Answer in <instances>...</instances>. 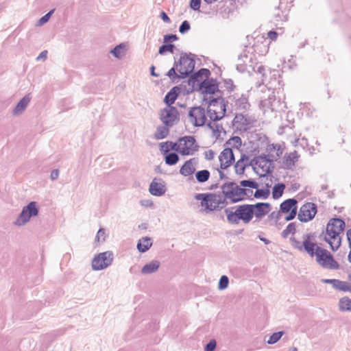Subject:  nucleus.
<instances>
[{
    "instance_id": "obj_1",
    "label": "nucleus",
    "mask_w": 351,
    "mask_h": 351,
    "mask_svg": "<svg viewBox=\"0 0 351 351\" xmlns=\"http://www.w3.org/2000/svg\"><path fill=\"white\" fill-rule=\"evenodd\" d=\"M194 54L182 53L178 60L175 59L174 64L167 73V75L173 83H177L179 79L187 78L195 69Z\"/></svg>"
},
{
    "instance_id": "obj_2",
    "label": "nucleus",
    "mask_w": 351,
    "mask_h": 351,
    "mask_svg": "<svg viewBox=\"0 0 351 351\" xmlns=\"http://www.w3.org/2000/svg\"><path fill=\"white\" fill-rule=\"evenodd\" d=\"M346 224L340 218H332L329 220L324 240L330 245L332 251H337L341 245V239L339 234L343 232Z\"/></svg>"
},
{
    "instance_id": "obj_3",
    "label": "nucleus",
    "mask_w": 351,
    "mask_h": 351,
    "mask_svg": "<svg viewBox=\"0 0 351 351\" xmlns=\"http://www.w3.org/2000/svg\"><path fill=\"white\" fill-rule=\"evenodd\" d=\"M203 103L207 104V115L210 121H217L222 119L226 113V102L221 97H214L210 95L208 97L204 96Z\"/></svg>"
},
{
    "instance_id": "obj_4",
    "label": "nucleus",
    "mask_w": 351,
    "mask_h": 351,
    "mask_svg": "<svg viewBox=\"0 0 351 351\" xmlns=\"http://www.w3.org/2000/svg\"><path fill=\"white\" fill-rule=\"evenodd\" d=\"M227 221L230 224H238L240 221L248 223L253 219V213L250 204L234 206L224 209Z\"/></svg>"
},
{
    "instance_id": "obj_5",
    "label": "nucleus",
    "mask_w": 351,
    "mask_h": 351,
    "mask_svg": "<svg viewBox=\"0 0 351 351\" xmlns=\"http://www.w3.org/2000/svg\"><path fill=\"white\" fill-rule=\"evenodd\" d=\"M195 199L201 201V206L204 207V210L207 213L222 209L228 204L227 201L228 199H226L225 197L222 199L220 195L215 193H197Z\"/></svg>"
},
{
    "instance_id": "obj_6",
    "label": "nucleus",
    "mask_w": 351,
    "mask_h": 351,
    "mask_svg": "<svg viewBox=\"0 0 351 351\" xmlns=\"http://www.w3.org/2000/svg\"><path fill=\"white\" fill-rule=\"evenodd\" d=\"M316 261L324 268L330 269H339V264L334 259L327 250L317 246Z\"/></svg>"
},
{
    "instance_id": "obj_7",
    "label": "nucleus",
    "mask_w": 351,
    "mask_h": 351,
    "mask_svg": "<svg viewBox=\"0 0 351 351\" xmlns=\"http://www.w3.org/2000/svg\"><path fill=\"white\" fill-rule=\"evenodd\" d=\"M210 75V70L206 68H202L197 72L193 71L191 75L188 77L187 85L183 86L184 91L186 94L193 92L195 90V86H197V84L202 82L204 80V77L208 79Z\"/></svg>"
},
{
    "instance_id": "obj_8",
    "label": "nucleus",
    "mask_w": 351,
    "mask_h": 351,
    "mask_svg": "<svg viewBox=\"0 0 351 351\" xmlns=\"http://www.w3.org/2000/svg\"><path fill=\"white\" fill-rule=\"evenodd\" d=\"M159 119L162 124L173 127L180 121V114L175 106H166L160 110Z\"/></svg>"
},
{
    "instance_id": "obj_9",
    "label": "nucleus",
    "mask_w": 351,
    "mask_h": 351,
    "mask_svg": "<svg viewBox=\"0 0 351 351\" xmlns=\"http://www.w3.org/2000/svg\"><path fill=\"white\" fill-rule=\"evenodd\" d=\"M207 112L202 106H193L190 108L188 112L189 121L194 127L204 126L207 121Z\"/></svg>"
},
{
    "instance_id": "obj_10",
    "label": "nucleus",
    "mask_w": 351,
    "mask_h": 351,
    "mask_svg": "<svg viewBox=\"0 0 351 351\" xmlns=\"http://www.w3.org/2000/svg\"><path fill=\"white\" fill-rule=\"evenodd\" d=\"M38 209L36 202H30L27 206H24L22 211L18 216L14 224L19 226L25 225L29 221L31 217L37 216Z\"/></svg>"
},
{
    "instance_id": "obj_11",
    "label": "nucleus",
    "mask_w": 351,
    "mask_h": 351,
    "mask_svg": "<svg viewBox=\"0 0 351 351\" xmlns=\"http://www.w3.org/2000/svg\"><path fill=\"white\" fill-rule=\"evenodd\" d=\"M113 259L114 256L111 251L99 253L92 261V268L95 271L104 269L112 265Z\"/></svg>"
},
{
    "instance_id": "obj_12",
    "label": "nucleus",
    "mask_w": 351,
    "mask_h": 351,
    "mask_svg": "<svg viewBox=\"0 0 351 351\" xmlns=\"http://www.w3.org/2000/svg\"><path fill=\"white\" fill-rule=\"evenodd\" d=\"M180 143L182 156L193 155L197 152L199 146L197 144L196 139L194 136H184L178 138Z\"/></svg>"
},
{
    "instance_id": "obj_13",
    "label": "nucleus",
    "mask_w": 351,
    "mask_h": 351,
    "mask_svg": "<svg viewBox=\"0 0 351 351\" xmlns=\"http://www.w3.org/2000/svg\"><path fill=\"white\" fill-rule=\"evenodd\" d=\"M317 213V204L313 202H307L300 207L298 215V219L301 222H308L315 217Z\"/></svg>"
},
{
    "instance_id": "obj_14",
    "label": "nucleus",
    "mask_w": 351,
    "mask_h": 351,
    "mask_svg": "<svg viewBox=\"0 0 351 351\" xmlns=\"http://www.w3.org/2000/svg\"><path fill=\"white\" fill-rule=\"evenodd\" d=\"M260 105L265 110L270 109L271 111L275 112L284 111L287 108L285 103L281 101L280 99H276L274 93L269 95L267 99H262Z\"/></svg>"
},
{
    "instance_id": "obj_15",
    "label": "nucleus",
    "mask_w": 351,
    "mask_h": 351,
    "mask_svg": "<svg viewBox=\"0 0 351 351\" xmlns=\"http://www.w3.org/2000/svg\"><path fill=\"white\" fill-rule=\"evenodd\" d=\"M239 185L233 181L226 182L221 186L223 196L228 199L231 204L237 203V199H239Z\"/></svg>"
},
{
    "instance_id": "obj_16",
    "label": "nucleus",
    "mask_w": 351,
    "mask_h": 351,
    "mask_svg": "<svg viewBox=\"0 0 351 351\" xmlns=\"http://www.w3.org/2000/svg\"><path fill=\"white\" fill-rule=\"evenodd\" d=\"M197 90L202 94L213 95L219 91V84L216 79L208 77L197 84Z\"/></svg>"
},
{
    "instance_id": "obj_17",
    "label": "nucleus",
    "mask_w": 351,
    "mask_h": 351,
    "mask_svg": "<svg viewBox=\"0 0 351 351\" xmlns=\"http://www.w3.org/2000/svg\"><path fill=\"white\" fill-rule=\"evenodd\" d=\"M262 157H265V158H262L258 163V168L262 170V172L258 174L260 177H266L267 180H268V176H270L274 168V160L271 159L268 155L262 154Z\"/></svg>"
},
{
    "instance_id": "obj_18",
    "label": "nucleus",
    "mask_w": 351,
    "mask_h": 351,
    "mask_svg": "<svg viewBox=\"0 0 351 351\" xmlns=\"http://www.w3.org/2000/svg\"><path fill=\"white\" fill-rule=\"evenodd\" d=\"M253 217L261 219L267 215L271 209V204L268 202H257L255 204H250Z\"/></svg>"
},
{
    "instance_id": "obj_19",
    "label": "nucleus",
    "mask_w": 351,
    "mask_h": 351,
    "mask_svg": "<svg viewBox=\"0 0 351 351\" xmlns=\"http://www.w3.org/2000/svg\"><path fill=\"white\" fill-rule=\"evenodd\" d=\"M220 162V169H226L232 165L234 162V155L231 148H225L219 156Z\"/></svg>"
},
{
    "instance_id": "obj_20",
    "label": "nucleus",
    "mask_w": 351,
    "mask_h": 351,
    "mask_svg": "<svg viewBox=\"0 0 351 351\" xmlns=\"http://www.w3.org/2000/svg\"><path fill=\"white\" fill-rule=\"evenodd\" d=\"M314 237L311 233L304 234L302 247L303 250L306 251L311 256H316L317 245L311 240Z\"/></svg>"
},
{
    "instance_id": "obj_21",
    "label": "nucleus",
    "mask_w": 351,
    "mask_h": 351,
    "mask_svg": "<svg viewBox=\"0 0 351 351\" xmlns=\"http://www.w3.org/2000/svg\"><path fill=\"white\" fill-rule=\"evenodd\" d=\"M183 86H184V84H181L180 86H174L167 93L164 98V102L167 104V106H172L171 105L177 99L181 90L186 93L184 91Z\"/></svg>"
},
{
    "instance_id": "obj_22",
    "label": "nucleus",
    "mask_w": 351,
    "mask_h": 351,
    "mask_svg": "<svg viewBox=\"0 0 351 351\" xmlns=\"http://www.w3.org/2000/svg\"><path fill=\"white\" fill-rule=\"evenodd\" d=\"M156 180L154 178L150 183L149 191L152 195L160 197L165 193L167 189L164 183H158Z\"/></svg>"
},
{
    "instance_id": "obj_23",
    "label": "nucleus",
    "mask_w": 351,
    "mask_h": 351,
    "mask_svg": "<svg viewBox=\"0 0 351 351\" xmlns=\"http://www.w3.org/2000/svg\"><path fill=\"white\" fill-rule=\"evenodd\" d=\"M195 158H193L186 160L180 169V173L183 176H189L195 171Z\"/></svg>"
},
{
    "instance_id": "obj_24",
    "label": "nucleus",
    "mask_w": 351,
    "mask_h": 351,
    "mask_svg": "<svg viewBox=\"0 0 351 351\" xmlns=\"http://www.w3.org/2000/svg\"><path fill=\"white\" fill-rule=\"evenodd\" d=\"M232 125L239 130H246L250 122L243 114H237L232 120Z\"/></svg>"
},
{
    "instance_id": "obj_25",
    "label": "nucleus",
    "mask_w": 351,
    "mask_h": 351,
    "mask_svg": "<svg viewBox=\"0 0 351 351\" xmlns=\"http://www.w3.org/2000/svg\"><path fill=\"white\" fill-rule=\"evenodd\" d=\"M298 201L294 198H289L283 201L280 205V212L287 213L293 208L297 209Z\"/></svg>"
},
{
    "instance_id": "obj_26",
    "label": "nucleus",
    "mask_w": 351,
    "mask_h": 351,
    "mask_svg": "<svg viewBox=\"0 0 351 351\" xmlns=\"http://www.w3.org/2000/svg\"><path fill=\"white\" fill-rule=\"evenodd\" d=\"M31 97L29 95L24 96L16 104L13 110L12 114L14 115H18L21 114L27 108L28 104L30 102Z\"/></svg>"
},
{
    "instance_id": "obj_27",
    "label": "nucleus",
    "mask_w": 351,
    "mask_h": 351,
    "mask_svg": "<svg viewBox=\"0 0 351 351\" xmlns=\"http://www.w3.org/2000/svg\"><path fill=\"white\" fill-rule=\"evenodd\" d=\"M298 157L299 156L296 151L290 152L289 154L285 155L283 158L285 168L287 169H291V167L294 166L295 162L298 161Z\"/></svg>"
},
{
    "instance_id": "obj_28",
    "label": "nucleus",
    "mask_w": 351,
    "mask_h": 351,
    "mask_svg": "<svg viewBox=\"0 0 351 351\" xmlns=\"http://www.w3.org/2000/svg\"><path fill=\"white\" fill-rule=\"evenodd\" d=\"M160 265V263L157 260H154L147 264H145L141 269V273L143 274L147 275V274H151L154 272H156L159 267Z\"/></svg>"
},
{
    "instance_id": "obj_29",
    "label": "nucleus",
    "mask_w": 351,
    "mask_h": 351,
    "mask_svg": "<svg viewBox=\"0 0 351 351\" xmlns=\"http://www.w3.org/2000/svg\"><path fill=\"white\" fill-rule=\"evenodd\" d=\"M152 245V239L151 237H142L141 239H139L138 243H137V250L141 252L145 253Z\"/></svg>"
},
{
    "instance_id": "obj_30",
    "label": "nucleus",
    "mask_w": 351,
    "mask_h": 351,
    "mask_svg": "<svg viewBox=\"0 0 351 351\" xmlns=\"http://www.w3.org/2000/svg\"><path fill=\"white\" fill-rule=\"evenodd\" d=\"M171 127L167 126L166 125H160L157 126L156 130L154 133V138L156 140L164 139L168 136L169 134V129Z\"/></svg>"
},
{
    "instance_id": "obj_31",
    "label": "nucleus",
    "mask_w": 351,
    "mask_h": 351,
    "mask_svg": "<svg viewBox=\"0 0 351 351\" xmlns=\"http://www.w3.org/2000/svg\"><path fill=\"white\" fill-rule=\"evenodd\" d=\"M253 195V191L250 189H246L245 187H242L239 185V199H237V202H240L242 201H244L246 197H247L250 199H253L252 197Z\"/></svg>"
},
{
    "instance_id": "obj_32",
    "label": "nucleus",
    "mask_w": 351,
    "mask_h": 351,
    "mask_svg": "<svg viewBox=\"0 0 351 351\" xmlns=\"http://www.w3.org/2000/svg\"><path fill=\"white\" fill-rule=\"evenodd\" d=\"M254 55L252 54V52H250V50L247 49V47H245V49L243 51V52L239 56L238 60L239 62H243V60H247L249 66H253L252 65V60Z\"/></svg>"
},
{
    "instance_id": "obj_33",
    "label": "nucleus",
    "mask_w": 351,
    "mask_h": 351,
    "mask_svg": "<svg viewBox=\"0 0 351 351\" xmlns=\"http://www.w3.org/2000/svg\"><path fill=\"white\" fill-rule=\"evenodd\" d=\"M235 106L239 110H246L250 106L248 102V98L243 94L241 97L235 101Z\"/></svg>"
},
{
    "instance_id": "obj_34",
    "label": "nucleus",
    "mask_w": 351,
    "mask_h": 351,
    "mask_svg": "<svg viewBox=\"0 0 351 351\" xmlns=\"http://www.w3.org/2000/svg\"><path fill=\"white\" fill-rule=\"evenodd\" d=\"M285 189V184L282 182L276 184L272 189V197L274 199H277L282 197L284 190Z\"/></svg>"
},
{
    "instance_id": "obj_35",
    "label": "nucleus",
    "mask_w": 351,
    "mask_h": 351,
    "mask_svg": "<svg viewBox=\"0 0 351 351\" xmlns=\"http://www.w3.org/2000/svg\"><path fill=\"white\" fill-rule=\"evenodd\" d=\"M339 309L341 311H351V299L343 297L339 301Z\"/></svg>"
},
{
    "instance_id": "obj_36",
    "label": "nucleus",
    "mask_w": 351,
    "mask_h": 351,
    "mask_svg": "<svg viewBox=\"0 0 351 351\" xmlns=\"http://www.w3.org/2000/svg\"><path fill=\"white\" fill-rule=\"evenodd\" d=\"M180 157L176 152H170L165 156V161L167 165L173 166L178 163Z\"/></svg>"
},
{
    "instance_id": "obj_37",
    "label": "nucleus",
    "mask_w": 351,
    "mask_h": 351,
    "mask_svg": "<svg viewBox=\"0 0 351 351\" xmlns=\"http://www.w3.org/2000/svg\"><path fill=\"white\" fill-rule=\"evenodd\" d=\"M210 173L207 169L197 171L195 173V178L199 183H204L208 180Z\"/></svg>"
},
{
    "instance_id": "obj_38",
    "label": "nucleus",
    "mask_w": 351,
    "mask_h": 351,
    "mask_svg": "<svg viewBox=\"0 0 351 351\" xmlns=\"http://www.w3.org/2000/svg\"><path fill=\"white\" fill-rule=\"evenodd\" d=\"M255 189L254 197L256 199H266L270 194V191L268 189H258V187Z\"/></svg>"
},
{
    "instance_id": "obj_39",
    "label": "nucleus",
    "mask_w": 351,
    "mask_h": 351,
    "mask_svg": "<svg viewBox=\"0 0 351 351\" xmlns=\"http://www.w3.org/2000/svg\"><path fill=\"white\" fill-rule=\"evenodd\" d=\"M176 46L172 43H165L159 47L158 53L164 55L166 52L173 53Z\"/></svg>"
},
{
    "instance_id": "obj_40",
    "label": "nucleus",
    "mask_w": 351,
    "mask_h": 351,
    "mask_svg": "<svg viewBox=\"0 0 351 351\" xmlns=\"http://www.w3.org/2000/svg\"><path fill=\"white\" fill-rule=\"evenodd\" d=\"M125 48V45L123 43H121L117 46H115L113 49H111L110 53L117 58H121L123 55V49Z\"/></svg>"
},
{
    "instance_id": "obj_41",
    "label": "nucleus",
    "mask_w": 351,
    "mask_h": 351,
    "mask_svg": "<svg viewBox=\"0 0 351 351\" xmlns=\"http://www.w3.org/2000/svg\"><path fill=\"white\" fill-rule=\"evenodd\" d=\"M296 231V226L294 222L289 223L286 228L282 232L281 236L283 238H287L289 234H295Z\"/></svg>"
},
{
    "instance_id": "obj_42",
    "label": "nucleus",
    "mask_w": 351,
    "mask_h": 351,
    "mask_svg": "<svg viewBox=\"0 0 351 351\" xmlns=\"http://www.w3.org/2000/svg\"><path fill=\"white\" fill-rule=\"evenodd\" d=\"M240 186L242 187H249L250 189H256L258 187L257 182L253 179L243 180L240 181Z\"/></svg>"
},
{
    "instance_id": "obj_43",
    "label": "nucleus",
    "mask_w": 351,
    "mask_h": 351,
    "mask_svg": "<svg viewBox=\"0 0 351 351\" xmlns=\"http://www.w3.org/2000/svg\"><path fill=\"white\" fill-rule=\"evenodd\" d=\"M215 123H212L209 121L206 125L208 128H210L213 132V134L216 136H219L220 134L221 130H222V126L219 125V123H216V121H214Z\"/></svg>"
},
{
    "instance_id": "obj_44",
    "label": "nucleus",
    "mask_w": 351,
    "mask_h": 351,
    "mask_svg": "<svg viewBox=\"0 0 351 351\" xmlns=\"http://www.w3.org/2000/svg\"><path fill=\"white\" fill-rule=\"evenodd\" d=\"M262 158H265V157H262V155L254 157L248 163L247 167L251 166L252 167L253 171L256 173L259 174V171L257 170V167H258V163Z\"/></svg>"
},
{
    "instance_id": "obj_45",
    "label": "nucleus",
    "mask_w": 351,
    "mask_h": 351,
    "mask_svg": "<svg viewBox=\"0 0 351 351\" xmlns=\"http://www.w3.org/2000/svg\"><path fill=\"white\" fill-rule=\"evenodd\" d=\"M284 331H278L274 332L269 338V339L267 341V343L268 344H274L277 343L282 337L284 335Z\"/></svg>"
},
{
    "instance_id": "obj_46",
    "label": "nucleus",
    "mask_w": 351,
    "mask_h": 351,
    "mask_svg": "<svg viewBox=\"0 0 351 351\" xmlns=\"http://www.w3.org/2000/svg\"><path fill=\"white\" fill-rule=\"evenodd\" d=\"M247 167V163H243L240 160H237L234 164L235 173L237 175H243L245 172V168Z\"/></svg>"
},
{
    "instance_id": "obj_47",
    "label": "nucleus",
    "mask_w": 351,
    "mask_h": 351,
    "mask_svg": "<svg viewBox=\"0 0 351 351\" xmlns=\"http://www.w3.org/2000/svg\"><path fill=\"white\" fill-rule=\"evenodd\" d=\"M226 144H232L234 147L239 148L242 145V140L238 136H234L231 137Z\"/></svg>"
},
{
    "instance_id": "obj_48",
    "label": "nucleus",
    "mask_w": 351,
    "mask_h": 351,
    "mask_svg": "<svg viewBox=\"0 0 351 351\" xmlns=\"http://www.w3.org/2000/svg\"><path fill=\"white\" fill-rule=\"evenodd\" d=\"M338 282L339 283H337L335 289L342 291L351 292V287L348 284V282L341 280H339Z\"/></svg>"
},
{
    "instance_id": "obj_49",
    "label": "nucleus",
    "mask_w": 351,
    "mask_h": 351,
    "mask_svg": "<svg viewBox=\"0 0 351 351\" xmlns=\"http://www.w3.org/2000/svg\"><path fill=\"white\" fill-rule=\"evenodd\" d=\"M253 70L255 71V72H257L259 74H261L262 75V83L263 84H265V82H267V73L266 72V68L263 66V65H260L258 66L257 68V70H255V68L253 67Z\"/></svg>"
},
{
    "instance_id": "obj_50",
    "label": "nucleus",
    "mask_w": 351,
    "mask_h": 351,
    "mask_svg": "<svg viewBox=\"0 0 351 351\" xmlns=\"http://www.w3.org/2000/svg\"><path fill=\"white\" fill-rule=\"evenodd\" d=\"M229 284V278L227 276L223 275L221 276L218 282V289L219 290H223L226 289Z\"/></svg>"
},
{
    "instance_id": "obj_51",
    "label": "nucleus",
    "mask_w": 351,
    "mask_h": 351,
    "mask_svg": "<svg viewBox=\"0 0 351 351\" xmlns=\"http://www.w3.org/2000/svg\"><path fill=\"white\" fill-rule=\"evenodd\" d=\"M55 9L51 10L49 12H48L47 14H45L44 16H43L37 23V25L39 26L43 25L46 23H47L52 15V14L54 12Z\"/></svg>"
},
{
    "instance_id": "obj_52",
    "label": "nucleus",
    "mask_w": 351,
    "mask_h": 351,
    "mask_svg": "<svg viewBox=\"0 0 351 351\" xmlns=\"http://www.w3.org/2000/svg\"><path fill=\"white\" fill-rule=\"evenodd\" d=\"M269 150L270 152L276 151L275 160H277L283 153V150L281 149V147L278 144H272L269 146Z\"/></svg>"
},
{
    "instance_id": "obj_53",
    "label": "nucleus",
    "mask_w": 351,
    "mask_h": 351,
    "mask_svg": "<svg viewBox=\"0 0 351 351\" xmlns=\"http://www.w3.org/2000/svg\"><path fill=\"white\" fill-rule=\"evenodd\" d=\"M269 77L271 78V81H269L268 83L273 85L275 82H277L278 84H280V80L278 79V77L280 76L279 72L277 70L274 71H269Z\"/></svg>"
},
{
    "instance_id": "obj_54",
    "label": "nucleus",
    "mask_w": 351,
    "mask_h": 351,
    "mask_svg": "<svg viewBox=\"0 0 351 351\" xmlns=\"http://www.w3.org/2000/svg\"><path fill=\"white\" fill-rule=\"evenodd\" d=\"M191 29L190 23L185 20L182 22L181 25L179 27V32L182 34H184L188 32Z\"/></svg>"
},
{
    "instance_id": "obj_55",
    "label": "nucleus",
    "mask_w": 351,
    "mask_h": 351,
    "mask_svg": "<svg viewBox=\"0 0 351 351\" xmlns=\"http://www.w3.org/2000/svg\"><path fill=\"white\" fill-rule=\"evenodd\" d=\"M168 145H169L170 150L173 151V152H178L180 154V143L178 142V140L176 142H172L170 141H167Z\"/></svg>"
},
{
    "instance_id": "obj_56",
    "label": "nucleus",
    "mask_w": 351,
    "mask_h": 351,
    "mask_svg": "<svg viewBox=\"0 0 351 351\" xmlns=\"http://www.w3.org/2000/svg\"><path fill=\"white\" fill-rule=\"evenodd\" d=\"M189 6L193 10L200 12L201 0H190Z\"/></svg>"
},
{
    "instance_id": "obj_57",
    "label": "nucleus",
    "mask_w": 351,
    "mask_h": 351,
    "mask_svg": "<svg viewBox=\"0 0 351 351\" xmlns=\"http://www.w3.org/2000/svg\"><path fill=\"white\" fill-rule=\"evenodd\" d=\"M290 241L291 243L292 246L300 251L303 250L302 243L297 240L294 237H291L290 238Z\"/></svg>"
},
{
    "instance_id": "obj_58",
    "label": "nucleus",
    "mask_w": 351,
    "mask_h": 351,
    "mask_svg": "<svg viewBox=\"0 0 351 351\" xmlns=\"http://www.w3.org/2000/svg\"><path fill=\"white\" fill-rule=\"evenodd\" d=\"M159 147H160V152L164 156H165L166 154L170 153L169 152L170 148H169V145H168L167 141L160 143V145H159Z\"/></svg>"
},
{
    "instance_id": "obj_59",
    "label": "nucleus",
    "mask_w": 351,
    "mask_h": 351,
    "mask_svg": "<svg viewBox=\"0 0 351 351\" xmlns=\"http://www.w3.org/2000/svg\"><path fill=\"white\" fill-rule=\"evenodd\" d=\"M106 232L104 228H100L96 235L95 241L97 242H103L105 241Z\"/></svg>"
},
{
    "instance_id": "obj_60",
    "label": "nucleus",
    "mask_w": 351,
    "mask_h": 351,
    "mask_svg": "<svg viewBox=\"0 0 351 351\" xmlns=\"http://www.w3.org/2000/svg\"><path fill=\"white\" fill-rule=\"evenodd\" d=\"M217 343L215 339L210 340L204 347V351H214L216 348Z\"/></svg>"
},
{
    "instance_id": "obj_61",
    "label": "nucleus",
    "mask_w": 351,
    "mask_h": 351,
    "mask_svg": "<svg viewBox=\"0 0 351 351\" xmlns=\"http://www.w3.org/2000/svg\"><path fill=\"white\" fill-rule=\"evenodd\" d=\"M178 40V37L176 34H169L164 36V43H171Z\"/></svg>"
},
{
    "instance_id": "obj_62",
    "label": "nucleus",
    "mask_w": 351,
    "mask_h": 351,
    "mask_svg": "<svg viewBox=\"0 0 351 351\" xmlns=\"http://www.w3.org/2000/svg\"><path fill=\"white\" fill-rule=\"evenodd\" d=\"M248 65L247 60H243V62H240L237 64V69L240 72H243L246 70V66Z\"/></svg>"
},
{
    "instance_id": "obj_63",
    "label": "nucleus",
    "mask_w": 351,
    "mask_h": 351,
    "mask_svg": "<svg viewBox=\"0 0 351 351\" xmlns=\"http://www.w3.org/2000/svg\"><path fill=\"white\" fill-rule=\"evenodd\" d=\"M297 215V209L293 208L292 210L289 212V214L285 217V221L293 220Z\"/></svg>"
},
{
    "instance_id": "obj_64",
    "label": "nucleus",
    "mask_w": 351,
    "mask_h": 351,
    "mask_svg": "<svg viewBox=\"0 0 351 351\" xmlns=\"http://www.w3.org/2000/svg\"><path fill=\"white\" fill-rule=\"evenodd\" d=\"M347 239L349 243L350 252L348 254V261L351 263V228L347 232Z\"/></svg>"
}]
</instances>
